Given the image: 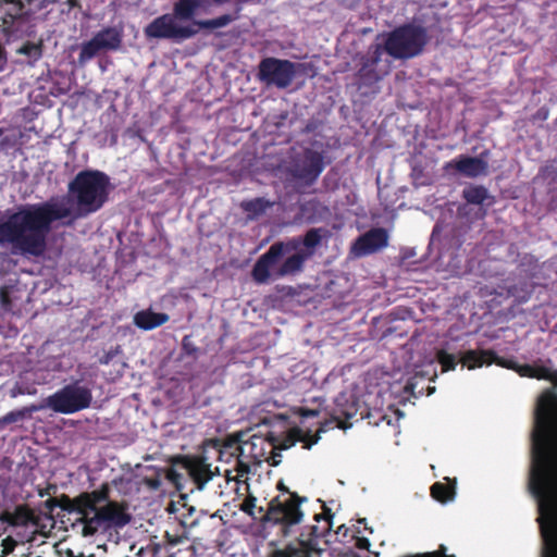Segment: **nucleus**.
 I'll return each mask as SVG.
<instances>
[{
  "label": "nucleus",
  "instance_id": "f257e3e1",
  "mask_svg": "<svg viewBox=\"0 0 557 557\" xmlns=\"http://www.w3.org/2000/svg\"><path fill=\"white\" fill-rule=\"evenodd\" d=\"M109 177L100 171H83L69 184L66 196L21 206L0 221V246L13 253L39 257L47 248V235L57 226L98 211L108 200Z\"/></svg>",
  "mask_w": 557,
  "mask_h": 557
},
{
  "label": "nucleus",
  "instance_id": "f03ea898",
  "mask_svg": "<svg viewBox=\"0 0 557 557\" xmlns=\"http://www.w3.org/2000/svg\"><path fill=\"white\" fill-rule=\"evenodd\" d=\"M530 491L537 500L543 557H557V400L543 393L534 412Z\"/></svg>",
  "mask_w": 557,
  "mask_h": 557
},
{
  "label": "nucleus",
  "instance_id": "7ed1b4c3",
  "mask_svg": "<svg viewBox=\"0 0 557 557\" xmlns=\"http://www.w3.org/2000/svg\"><path fill=\"white\" fill-rule=\"evenodd\" d=\"M426 42V30L422 26L408 24L397 27L387 35L384 49L380 44L369 47L359 70L360 77L376 82L389 72V62L382 60L384 50L395 59H410L420 54Z\"/></svg>",
  "mask_w": 557,
  "mask_h": 557
},
{
  "label": "nucleus",
  "instance_id": "20e7f679",
  "mask_svg": "<svg viewBox=\"0 0 557 557\" xmlns=\"http://www.w3.org/2000/svg\"><path fill=\"white\" fill-rule=\"evenodd\" d=\"M70 509L79 515L84 536L122 528L131 520L122 504L109 500V486L107 484L99 490L83 493L75 497L71 502Z\"/></svg>",
  "mask_w": 557,
  "mask_h": 557
},
{
  "label": "nucleus",
  "instance_id": "39448f33",
  "mask_svg": "<svg viewBox=\"0 0 557 557\" xmlns=\"http://www.w3.org/2000/svg\"><path fill=\"white\" fill-rule=\"evenodd\" d=\"M299 271V260L288 255L283 243H276L258 259L251 275L255 282L264 284Z\"/></svg>",
  "mask_w": 557,
  "mask_h": 557
},
{
  "label": "nucleus",
  "instance_id": "423d86ee",
  "mask_svg": "<svg viewBox=\"0 0 557 557\" xmlns=\"http://www.w3.org/2000/svg\"><path fill=\"white\" fill-rule=\"evenodd\" d=\"M91 401V389L81 381H75L45 398L41 407L42 410L48 408L57 413L72 414L88 408Z\"/></svg>",
  "mask_w": 557,
  "mask_h": 557
},
{
  "label": "nucleus",
  "instance_id": "0eeeda50",
  "mask_svg": "<svg viewBox=\"0 0 557 557\" xmlns=\"http://www.w3.org/2000/svg\"><path fill=\"white\" fill-rule=\"evenodd\" d=\"M191 18L182 17L174 11V14H164L154 18L145 27L144 33L147 38L184 40L196 35L198 28L195 27L194 23L183 25L180 21Z\"/></svg>",
  "mask_w": 557,
  "mask_h": 557
},
{
  "label": "nucleus",
  "instance_id": "6e6552de",
  "mask_svg": "<svg viewBox=\"0 0 557 557\" xmlns=\"http://www.w3.org/2000/svg\"><path fill=\"white\" fill-rule=\"evenodd\" d=\"M232 455L238 456L236 475H232L231 470H225V476L227 481H240V479L248 473L249 467L244 460H252L255 462H261L262 459L267 458V449H271V444L262 436L253 435L247 441L231 445Z\"/></svg>",
  "mask_w": 557,
  "mask_h": 557
},
{
  "label": "nucleus",
  "instance_id": "1a4fd4ad",
  "mask_svg": "<svg viewBox=\"0 0 557 557\" xmlns=\"http://www.w3.org/2000/svg\"><path fill=\"white\" fill-rule=\"evenodd\" d=\"M305 500L306 498H300L297 494L286 491L270 502L265 518L268 521L281 523L284 527L298 524L304 518L299 505Z\"/></svg>",
  "mask_w": 557,
  "mask_h": 557
},
{
  "label": "nucleus",
  "instance_id": "9d476101",
  "mask_svg": "<svg viewBox=\"0 0 557 557\" xmlns=\"http://www.w3.org/2000/svg\"><path fill=\"white\" fill-rule=\"evenodd\" d=\"M296 65L287 60L267 58L259 65V78L268 85L285 88L293 82Z\"/></svg>",
  "mask_w": 557,
  "mask_h": 557
},
{
  "label": "nucleus",
  "instance_id": "9b49d317",
  "mask_svg": "<svg viewBox=\"0 0 557 557\" xmlns=\"http://www.w3.org/2000/svg\"><path fill=\"white\" fill-rule=\"evenodd\" d=\"M321 235L318 230H310L304 239H292L283 243L288 255L299 260V270L301 271L304 262L310 258L320 244Z\"/></svg>",
  "mask_w": 557,
  "mask_h": 557
},
{
  "label": "nucleus",
  "instance_id": "f8f14e48",
  "mask_svg": "<svg viewBox=\"0 0 557 557\" xmlns=\"http://www.w3.org/2000/svg\"><path fill=\"white\" fill-rule=\"evenodd\" d=\"M323 170V159L320 153L306 151L304 157L295 164L293 175L300 182L309 185L314 182Z\"/></svg>",
  "mask_w": 557,
  "mask_h": 557
},
{
  "label": "nucleus",
  "instance_id": "ddd939ff",
  "mask_svg": "<svg viewBox=\"0 0 557 557\" xmlns=\"http://www.w3.org/2000/svg\"><path fill=\"white\" fill-rule=\"evenodd\" d=\"M388 235L383 228H372L360 236L352 245L351 252L355 257H362L387 246Z\"/></svg>",
  "mask_w": 557,
  "mask_h": 557
},
{
  "label": "nucleus",
  "instance_id": "4468645a",
  "mask_svg": "<svg viewBox=\"0 0 557 557\" xmlns=\"http://www.w3.org/2000/svg\"><path fill=\"white\" fill-rule=\"evenodd\" d=\"M184 465L199 490H202L206 483L219 473V469H212L211 465L202 456L189 457L185 460Z\"/></svg>",
  "mask_w": 557,
  "mask_h": 557
},
{
  "label": "nucleus",
  "instance_id": "2eb2a0df",
  "mask_svg": "<svg viewBox=\"0 0 557 557\" xmlns=\"http://www.w3.org/2000/svg\"><path fill=\"white\" fill-rule=\"evenodd\" d=\"M447 166H455L461 174L468 177H476L487 172V162L483 157H460L449 162Z\"/></svg>",
  "mask_w": 557,
  "mask_h": 557
},
{
  "label": "nucleus",
  "instance_id": "dca6fc26",
  "mask_svg": "<svg viewBox=\"0 0 557 557\" xmlns=\"http://www.w3.org/2000/svg\"><path fill=\"white\" fill-rule=\"evenodd\" d=\"M169 315L150 309L141 310L134 315V323L141 330H152L169 321Z\"/></svg>",
  "mask_w": 557,
  "mask_h": 557
},
{
  "label": "nucleus",
  "instance_id": "f3484780",
  "mask_svg": "<svg viewBox=\"0 0 557 557\" xmlns=\"http://www.w3.org/2000/svg\"><path fill=\"white\" fill-rule=\"evenodd\" d=\"M460 361L469 370L480 368L483 364H491L493 362L499 363L494 352L491 350H468L461 356Z\"/></svg>",
  "mask_w": 557,
  "mask_h": 557
},
{
  "label": "nucleus",
  "instance_id": "a211bd4d",
  "mask_svg": "<svg viewBox=\"0 0 557 557\" xmlns=\"http://www.w3.org/2000/svg\"><path fill=\"white\" fill-rule=\"evenodd\" d=\"M42 410L41 404L23 407L12 410L0 418V431L7 425L23 422L32 417L36 411Z\"/></svg>",
  "mask_w": 557,
  "mask_h": 557
},
{
  "label": "nucleus",
  "instance_id": "6ab92c4d",
  "mask_svg": "<svg viewBox=\"0 0 557 557\" xmlns=\"http://www.w3.org/2000/svg\"><path fill=\"white\" fill-rule=\"evenodd\" d=\"M95 37L104 50H115L122 42V34L114 27L104 28L98 32Z\"/></svg>",
  "mask_w": 557,
  "mask_h": 557
},
{
  "label": "nucleus",
  "instance_id": "aec40b11",
  "mask_svg": "<svg viewBox=\"0 0 557 557\" xmlns=\"http://www.w3.org/2000/svg\"><path fill=\"white\" fill-rule=\"evenodd\" d=\"M319 441V435H311L310 432L304 431L301 429L295 428L292 429L288 433L287 438L285 440L284 447L288 448L295 445L297 442L304 443L305 448H310L313 444Z\"/></svg>",
  "mask_w": 557,
  "mask_h": 557
},
{
  "label": "nucleus",
  "instance_id": "412c9836",
  "mask_svg": "<svg viewBox=\"0 0 557 557\" xmlns=\"http://www.w3.org/2000/svg\"><path fill=\"white\" fill-rule=\"evenodd\" d=\"M103 50V47L94 36L89 41H86L82 45L78 62L81 64H85L87 61L91 60L94 57H96L99 52Z\"/></svg>",
  "mask_w": 557,
  "mask_h": 557
},
{
  "label": "nucleus",
  "instance_id": "4be33fe9",
  "mask_svg": "<svg viewBox=\"0 0 557 557\" xmlns=\"http://www.w3.org/2000/svg\"><path fill=\"white\" fill-rule=\"evenodd\" d=\"M315 552L309 543L301 541L289 545L284 554L285 557H311V554Z\"/></svg>",
  "mask_w": 557,
  "mask_h": 557
},
{
  "label": "nucleus",
  "instance_id": "5701e85b",
  "mask_svg": "<svg viewBox=\"0 0 557 557\" xmlns=\"http://www.w3.org/2000/svg\"><path fill=\"white\" fill-rule=\"evenodd\" d=\"M465 199L474 205H481L487 197V191L481 186H473L463 190Z\"/></svg>",
  "mask_w": 557,
  "mask_h": 557
},
{
  "label": "nucleus",
  "instance_id": "b1692460",
  "mask_svg": "<svg viewBox=\"0 0 557 557\" xmlns=\"http://www.w3.org/2000/svg\"><path fill=\"white\" fill-rule=\"evenodd\" d=\"M232 21V16L226 14L209 21L194 22V25L196 28H220L228 25Z\"/></svg>",
  "mask_w": 557,
  "mask_h": 557
},
{
  "label": "nucleus",
  "instance_id": "393cba45",
  "mask_svg": "<svg viewBox=\"0 0 557 557\" xmlns=\"http://www.w3.org/2000/svg\"><path fill=\"white\" fill-rule=\"evenodd\" d=\"M437 361L441 363L443 371L455 370L457 361L454 355L441 349L436 352Z\"/></svg>",
  "mask_w": 557,
  "mask_h": 557
},
{
  "label": "nucleus",
  "instance_id": "a878e982",
  "mask_svg": "<svg viewBox=\"0 0 557 557\" xmlns=\"http://www.w3.org/2000/svg\"><path fill=\"white\" fill-rule=\"evenodd\" d=\"M431 492L432 496L440 502H446L453 497V492L441 483H435Z\"/></svg>",
  "mask_w": 557,
  "mask_h": 557
},
{
  "label": "nucleus",
  "instance_id": "bb28decb",
  "mask_svg": "<svg viewBox=\"0 0 557 557\" xmlns=\"http://www.w3.org/2000/svg\"><path fill=\"white\" fill-rule=\"evenodd\" d=\"M355 414V409L352 407H350L349 409H335L334 411V414H333V418L334 420L337 421V426L338 428H343L345 429L346 425L344 424V422L341 420L342 417H345V418H351L352 416Z\"/></svg>",
  "mask_w": 557,
  "mask_h": 557
},
{
  "label": "nucleus",
  "instance_id": "cd10ccee",
  "mask_svg": "<svg viewBox=\"0 0 557 557\" xmlns=\"http://www.w3.org/2000/svg\"><path fill=\"white\" fill-rule=\"evenodd\" d=\"M17 51L22 54H26L35 59L39 58L40 55L39 47L34 44H25Z\"/></svg>",
  "mask_w": 557,
  "mask_h": 557
},
{
  "label": "nucleus",
  "instance_id": "c85d7f7f",
  "mask_svg": "<svg viewBox=\"0 0 557 557\" xmlns=\"http://www.w3.org/2000/svg\"><path fill=\"white\" fill-rule=\"evenodd\" d=\"M3 550L0 555V557H5L9 553H11L14 549L15 542L11 539H5L2 541Z\"/></svg>",
  "mask_w": 557,
  "mask_h": 557
},
{
  "label": "nucleus",
  "instance_id": "c756f323",
  "mask_svg": "<svg viewBox=\"0 0 557 557\" xmlns=\"http://www.w3.org/2000/svg\"><path fill=\"white\" fill-rule=\"evenodd\" d=\"M520 373L521 375H525V376H537V377H543L544 374L543 373H537L534 369H532L531 367H524L520 370Z\"/></svg>",
  "mask_w": 557,
  "mask_h": 557
},
{
  "label": "nucleus",
  "instance_id": "7c9ffc66",
  "mask_svg": "<svg viewBox=\"0 0 557 557\" xmlns=\"http://www.w3.org/2000/svg\"><path fill=\"white\" fill-rule=\"evenodd\" d=\"M262 208H263L262 200H260V199H257L255 201L248 202L246 205V209L247 210H251V209H260L261 210Z\"/></svg>",
  "mask_w": 557,
  "mask_h": 557
},
{
  "label": "nucleus",
  "instance_id": "2f4dec72",
  "mask_svg": "<svg viewBox=\"0 0 557 557\" xmlns=\"http://www.w3.org/2000/svg\"><path fill=\"white\" fill-rule=\"evenodd\" d=\"M25 392L21 387H14V388L11 389L10 395H11V397L15 398L18 395H22Z\"/></svg>",
  "mask_w": 557,
  "mask_h": 557
},
{
  "label": "nucleus",
  "instance_id": "473e14b6",
  "mask_svg": "<svg viewBox=\"0 0 557 557\" xmlns=\"http://www.w3.org/2000/svg\"><path fill=\"white\" fill-rule=\"evenodd\" d=\"M370 546V543L367 539H359L358 540V547L360 548H368Z\"/></svg>",
  "mask_w": 557,
  "mask_h": 557
},
{
  "label": "nucleus",
  "instance_id": "72a5a7b5",
  "mask_svg": "<svg viewBox=\"0 0 557 557\" xmlns=\"http://www.w3.org/2000/svg\"><path fill=\"white\" fill-rule=\"evenodd\" d=\"M317 412L314 410H308V409H302L301 410V416L302 417H312V416H315Z\"/></svg>",
  "mask_w": 557,
  "mask_h": 557
},
{
  "label": "nucleus",
  "instance_id": "f704fd0d",
  "mask_svg": "<svg viewBox=\"0 0 557 557\" xmlns=\"http://www.w3.org/2000/svg\"><path fill=\"white\" fill-rule=\"evenodd\" d=\"M66 557H84L83 554H75L72 549L66 550Z\"/></svg>",
  "mask_w": 557,
  "mask_h": 557
},
{
  "label": "nucleus",
  "instance_id": "c9c22d12",
  "mask_svg": "<svg viewBox=\"0 0 557 557\" xmlns=\"http://www.w3.org/2000/svg\"><path fill=\"white\" fill-rule=\"evenodd\" d=\"M183 343H184V347L187 348V337H184Z\"/></svg>",
  "mask_w": 557,
  "mask_h": 557
},
{
  "label": "nucleus",
  "instance_id": "e433bc0d",
  "mask_svg": "<svg viewBox=\"0 0 557 557\" xmlns=\"http://www.w3.org/2000/svg\"><path fill=\"white\" fill-rule=\"evenodd\" d=\"M382 420H383V421H386V423H387V424H389V423H391V421H389V420H387L385 416H384V417H382Z\"/></svg>",
  "mask_w": 557,
  "mask_h": 557
}]
</instances>
